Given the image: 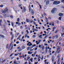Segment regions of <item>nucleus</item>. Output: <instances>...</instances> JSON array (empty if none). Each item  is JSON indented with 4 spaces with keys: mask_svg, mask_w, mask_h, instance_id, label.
<instances>
[{
    "mask_svg": "<svg viewBox=\"0 0 64 64\" xmlns=\"http://www.w3.org/2000/svg\"><path fill=\"white\" fill-rule=\"evenodd\" d=\"M5 10L4 11H2L1 12L3 13H4V14L6 13V12H7V13H8V9L7 7L6 8L4 9Z\"/></svg>",
    "mask_w": 64,
    "mask_h": 64,
    "instance_id": "f257e3e1",
    "label": "nucleus"
},
{
    "mask_svg": "<svg viewBox=\"0 0 64 64\" xmlns=\"http://www.w3.org/2000/svg\"><path fill=\"white\" fill-rule=\"evenodd\" d=\"M60 3V1H58L57 0L54 1L53 2V4L54 5H58Z\"/></svg>",
    "mask_w": 64,
    "mask_h": 64,
    "instance_id": "f03ea898",
    "label": "nucleus"
},
{
    "mask_svg": "<svg viewBox=\"0 0 64 64\" xmlns=\"http://www.w3.org/2000/svg\"><path fill=\"white\" fill-rule=\"evenodd\" d=\"M57 9L56 8H54L51 11V12L52 14H54L56 11H57Z\"/></svg>",
    "mask_w": 64,
    "mask_h": 64,
    "instance_id": "7ed1b4c3",
    "label": "nucleus"
},
{
    "mask_svg": "<svg viewBox=\"0 0 64 64\" xmlns=\"http://www.w3.org/2000/svg\"><path fill=\"white\" fill-rule=\"evenodd\" d=\"M27 11V9H26V7H25L24 6L23 7V9L22 10V13H24V12H26Z\"/></svg>",
    "mask_w": 64,
    "mask_h": 64,
    "instance_id": "20e7f679",
    "label": "nucleus"
},
{
    "mask_svg": "<svg viewBox=\"0 0 64 64\" xmlns=\"http://www.w3.org/2000/svg\"><path fill=\"white\" fill-rule=\"evenodd\" d=\"M31 14L32 15H34V11L32 9L31 10Z\"/></svg>",
    "mask_w": 64,
    "mask_h": 64,
    "instance_id": "39448f33",
    "label": "nucleus"
},
{
    "mask_svg": "<svg viewBox=\"0 0 64 64\" xmlns=\"http://www.w3.org/2000/svg\"><path fill=\"white\" fill-rule=\"evenodd\" d=\"M32 43L30 42H28V44H27V46H32Z\"/></svg>",
    "mask_w": 64,
    "mask_h": 64,
    "instance_id": "423d86ee",
    "label": "nucleus"
},
{
    "mask_svg": "<svg viewBox=\"0 0 64 64\" xmlns=\"http://www.w3.org/2000/svg\"><path fill=\"white\" fill-rule=\"evenodd\" d=\"M29 8V12H31V6H30V5H29V6H28Z\"/></svg>",
    "mask_w": 64,
    "mask_h": 64,
    "instance_id": "0eeeda50",
    "label": "nucleus"
},
{
    "mask_svg": "<svg viewBox=\"0 0 64 64\" xmlns=\"http://www.w3.org/2000/svg\"><path fill=\"white\" fill-rule=\"evenodd\" d=\"M48 4H49V1L48 0L46 1V5H48Z\"/></svg>",
    "mask_w": 64,
    "mask_h": 64,
    "instance_id": "6e6552de",
    "label": "nucleus"
},
{
    "mask_svg": "<svg viewBox=\"0 0 64 64\" xmlns=\"http://www.w3.org/2000/svg\"><path fill=\"white\" fill-rule=\"evenodd\" d=\"M28 54H32L33 53V52L29 51L28 52Z\"/></svg>",
    "mask_w": 64,
    "mask_h": 64,
    "instance_id": "1a4fd4ad",
    "label": "nucleus"
},
{
    "mask_svg": "<svg viewBox=\"0 0 64 64\" xmlns=\"http://www.w3.org/2000/svg\"><path fill=\"white\" fill-rule=\"evenodd\" d=\"M63 15V14H62V13H60L58 15L59 16H62Z\"/></svg>",
    "mask_w": 64,
    "mask_h": 64,
    "instance_id": "9d476101",
    "label": "nucleus"
},
{
    "mask_svg": "<svg viewBox=\"0 0 64 64\" xmlns=\"http://www.w3.org/2000/svg\"><path fill=\"white\" fill-rule=\"evenodd\" d=\"M16 24H18V26H20V25H21V23H19L18 22H16Z\"/></svg>",
    "mask_w": 64,
    "mask_h": 64,
    "instance_id": "9b49d317",
    "label": "nucleus"
},
{
    "mask_svg": "<svg viewBox=\"0 0 64 64\" xmlns=\"http://www.w3.org/2000/svg\"><path fill=\"white\" fill-rule=\"evenodd\" d=\"M0 36L2 37V38H5V36H4L2 34H0Z\"/></svg>",
    "mask_w": 64,
    "mask_h": 64,
    "instance_id": "f8f14e48",
    "label": "nucleus"
},
{
    "mask_svg": "<svg viewBox=\"0 0 64 64\" xmlns=\"http://www.w3.org/2000/svg\"><path fill=\"white\" fill-rule=\"evenodd\" d=\"M14 38V34H12V38H11V41H12L13 40V39Z\"/></svg>",
    "mask_w": 64,
    "mask_h": 64,
    "instance_id": "ddd939ff",
    "label": "nucleus"
},
{
    "mask_svg": "<svg viewBox=\"0 0 64 64\" xmlns=\"http://www.w3.org/2000/svg\"><path fill=\"white\" fill-rule=\"evenodd\" d=\"M56 28L55 26H54L53 27V28L52 29V31L53 32H54V30H55V29H56Z\"/></svg>",
    "mask_w": 64,
    "mask_h": 64,
    "instance_id": "4468645a",
    "label": "nucleus"
},
{
    "mask_svg": "<svg viewBox=\"0 0 64 64\" xmlns=\"http://www.w3.org/2000/svg\"><path fill=\"white\" fill-rule=\"evenodd\" d=\"M2 20H0V26H2V24H1L2 23Z\"/></svg>",
    "mask_w": 64,
    "mask_h": 64,
    "instance_id": "2eb2a0df",
    "label": "nucleus"
},
{
    "mask_svg": "<svg viewBox=\"0 0 64 64\" xmlns=\"http://www.w3.org/2000/svg\"><path fill=\"white\" fill-rule=\"evenodd\" d=\"M48 51V49H47V46H46V52L47 53Z\"/></svg>",
    "mask_w": 64,
    "mask_h": 64,
    "instance_id": "dca6fc26",
    "label": "nucleus"
},
{
    "mask_svg": "<svg viewBox=\"0 0 64 64\" xmlns=\"http://www.w3.org/2000/svg\"><path fill=\"white\" fill-rule=\"evenodd\" d=\"M60 58H59L58 60L57 64H58V63L60 61Z\"/></svg>",
    "mask_w": 64,
    "mask_h": 64,
    "instance_id": "f3484780",
    "label": "nucleus"
},
{
    "mask_svg": "<svg viewBox=\"0 0 64 64\" xmlns=\"http://www.w3.org/2000/svg\"><path fill=\"white\" fill-rule=\"evenodd\" d=\"M13 48V44H12L11 46V47L10 48V50H12V48Z\"/></svg>",
    "mask_w": 64,
    "mask_h": 64,
    "instance_id": "a211bd4d",
    "label": "nucleus"
},
{
    "mask_svg": "<svg viewBox=\"0 0 64 64\" xmlns=\"http://www.w3.org/2000/svg\"><path fill=\"white\" fill-rule=\"evenodd\" d=\"M19 34L18 33H16L15 35V36H16V37H17V36H18V35H19Z\"/></svg>",
    "mask_w": 64,
    "mask_h": 64,
    "instance_id": "6ab92c4d",
    "label": "nucleus"
},
{
    "mask_svg": "<svg viewBox=\"0 0 64 64\" xmlns=\"http://www.w3.org/2000/svg\"><path fill=\"white\" fill-rule=\"evenodd\" d=\"M26 21L28 23H29V20L27 18H26Z\"/></svg>",
    "mask_w": 64,
    "mask_h": 64,
    "instance_id": "aec40b11",
    "label": "nucleus"
},
{
    "mask_svg": "<svg viewBox=\"0 0 64 64\" xmlns=\"http://www.w3.org/2000/svg\"><path fill=\"white\" fill-rule=\"evenodd\" d=\"M55 36V37H56V39H57V38H58V35H56Z\"/></svg>",
    "mask_w": 64,
    "mask_h": 64,
    "instance_id": "412c9836",
    "label": "nucleus"
},
{
    "mask_svg": "<svg viewBox=\"0 0 64 64\" xmlns=\"http://www.w3.org/2000/svg\"><path fill=\"white\" fill-rule=\"evenodd\" d=\"M17 21L18 22H19V21H20V18H18L17 19Z\"/></svg>",
    "mask_w": 64,
    "mask_h": 64,
    "instance_id": "4be33fe9",
    "label": "nucleus"
},
{
    "mask_svg": "<svg viewBox=\"0 0 64 64\" xmlns=\"http://www.w3.org/2000/svg\"><path fill=\"white\" fill-rule=\"evenodd\" d=\"M30 56H28L27 58L26 61H28L29 59H30Z\"/></svg>",
    "mask_w": 64,
    "mask_h": 64,
    "instance_id": "5701e85b",
    "label": "nucleus"
},
{
    "mask_svg": "<svg viewBox=\"0 0 64 64\" xmlns=\"http://www.w3.org/2000/svg\"><path fill=\"white\" fill-rule=\"evenodd\" d=\"M8 46H9V45H8V44H7L6 45V49L8 48Z\"/></svg>",
    "mask_w": 64,
    "mask_h": 64,
    "instance_id": "b1692460",
    "label": "nucleus"
},
{
    "mask_svg": "<svg viewBox=\"0 0 64 64\" xmlns=\"http://www.w3.org/2000/svg\"><path fill=\"white\" fill-rule=\"evenodd\" d=\"M13 43V42H11V43L10 44V45L9 46V47H11V45L12 44V43Z\"/></svg>",
    "mask_w": 64,
    "mask_h": 64,
    "instance_id": "393cba45",
    "label": "nucleus"
},
{
    "mask_svg": "<svg viewBox=\"0 0 64 64\" xmlns=\"http://www.w3.org/2000/svg\"><path fill=\"white\" fill-rule=\"evenodd\" d=\"M21 36V35H20L19 36H18V37L17 38V40H18V39H20V36Z\"/></svg>",
    "mask_w": 64,
    "mask_h": 64,
    "instance_id": "a878e982",
    "label": "nucleus"
},
{
    "mask_svg": "<svg viewBox=\"0 0 64 64\" xmlns=\"http://www.w3.org/2000/svg\"><path fill=\"white\" fill-rule=\"evenodd\" d=\"M41 57H40V55H39L38 56V59H41Z\"/></svg>",
    "mask_w": 64,
    "mask_h": 64,
    "instance_id": "bb28decb",
    "label": "nucleus"
},
{
    "mask_svg": "<svg viewBox=\"0 0 64 64\" xmlns=\"http://www.w3.org/2000/svg\"><path fill=\"white\" fill-rule=\"evenodd\" d=\"M22 49H25V46H23L22 47Z\"/></svg>",
    "mask_w": 64,
    "mask_h": 64,
    "instance_id": "cd10ccee",
    "label": "nucleus"
},
{
    "mask_svg": "<svg viewBox=\"0 0 64 64\" xmlns=\"http://www.w3.org/2000/svg\"><path fill=\"white\" fill-rule=\"evenodd\" d=\"M36 46V44H34L32 46V47L33 48V47H34V46Z\"/></svg>",
    "mask_w": 64,
    "mask_h": 64,
    "instance_id": "c85d7f7f",
    "label": "nucleus"
},
{
    "mask_svg": "<svg viewBox=\"0 0 64 64\" xmlns=\"http://www.w3.org/2000/svg\"><path fill=\"white\" fill-rule=\"evenodd\" d=\"M60 54H59L58 55V56H57V57L58 58H59V56H60Z\"/></svg>",
    "mask_w": 64,
    "mask_h": 64,
    "instance_id": "c756f323",
    "label": "nucleus"
},
{
    "mask_svg": "<svg viewBox=\"0 0 64 64\" xmlns=\"http://www.w3.org/2000/svg\"><path fill=\"white\" fill-rule=\"evenodd\" d=\"M10 17L11 18H12V19H13V16L12 15L10 16Z\"/></svg>",
    "mask_w": 64,
    "mask_h": 64,
    "instance_id": "7c9ffc66",
    "label": "nucleus"
},
{
    "mask_svg": "<svg viewBox=\"0 0 64 64\" xmlns=\"http://www.w3.org/2000/svg\"><path fill=\"white\" fill-rule=\"evenodd\" d=\"M55 38V36H53L52 37V39H54Z\"/></svg>",
    "mask_w": 64,
    "mask_h": 64,
    "instance_id": "2f4dec72",
    "label": "nucleus"
},
{
    "mask_svg": "<svg viewBox=\"0 0 64 64\" xmlns=\"http://www.w3.org/2000/svg\"><path fill=\"white\" fill-rule=\"evenodd\" d=\"M0 7L1 8H2L3 7V5L2 4L0 6Z\"/></svg>",
    "mask_w": 64,
    "mask_h": 64,
    "instance_id": "473e14b6",
    "label": "nucleus"
},
{
    "mask_svg": "<svg viewBox=\"0 0 64 64\" xmlns=\"http://www.w3.org/2000/svg\"><path fill=\"white\" fill-rule=\"evenodd\" d=\"M52 62H54V58H52Z\"/></svg>",
    "mask_w": 64,
    "mask_h": 64,
    "instance_id": "72a5a7b5",
    "label": "nucleus"
},
{
    "mask_svg": "<svg viewBox=\"0 0 64 64\" xmlns=\"http://www.w3.org/2000/svg\"><path fill=\"white\" fill-rule=\"evenodd\" d=\"M62 18V17H61L60 16L59 18V20H61Z\"/></svg>",
    "mask_w": 64,
    "mask_h": 64,
    "instance_id": "f704fd0d",
    "label": "nucleus"
},
{
    "mask_svg": "<svg viewBox=\"0 0 64 64\" xmlns=\"http://www.w3.org/2000/svg\"><path fill=\"white\" fill-rule=\"evenodd\" d=\"M33 58H31V59H30V60L31 61V62H32V60H33Z\"/></svg>",
    "mask_w": 64,
    "mask_h": 64,
    "instance_id": "c9c22d12",
    "label": "nucleus"
},
{
    "mask_svg": "<svg viewBox=\"0 0 64 64\" xmlns=\"http://www.w3.org/2000/svg\"><path fill=\"white\" fill-rule=\"evenodd\" d=\"M12 27H14V24L13 23V22H12Z\"/></svg>",
    "mask_w": 64,
    "mask_h": 64,
    "instance_id": "e433bc0d",
    "label": "nucleus"
},
{
    "mask_svg": "<svg viewBox=\"0 0 64 64\" xmlns=\"http://www.w3.org/2000/svg\"><path fill=\"white\" fill-rule=\"evenodd\" d=\"M27 37V34H26L25 35V36L24 37L25 38H26Z\"/></svg>",
    "mask_w": 64,
    "mask_h": 64,
    "instance_id": "4c0bfd02",
    "label": "nucleus"
},
{
    "mask_svg": "<svg viewBox=\"0 0 64 64\" xmlns=\"http://www.w3.org/2000/svg\"><path fill=\"white\" fill-rule=\"evenodd\" d=\"M22 5V4H20L18 5V6L19 7H21V5Z\"/></svg>",
    "mask_w": 64,
    "mask_h": 64,
    "instance_id": "58836bf2",
    "label": "nucleus"
},
{
    "mask_svg": "<svg viewBox=\"0 0 64 64\" xmlns=\"http://www.w3.org/2000/svg\"><path fill=\"white\" fill-rule=\"evenodd\" d=\"M58 30H56V31L55 32V33H57V32H58Z\"/></svg>",
    "mask_w": 64,
    "mask_h": 64,
    "instance_id": "ea45409f",
    "label": "nucleus"
},
{
    "mask_svg": "<svg viewBox=\"0 0 64 64\" xmlns=\"http://www.w3.org/2000/svg\"><path fill=\"white\" fill-rule=\"evenodd\" d=\"M14 58H15V57H12L11 58V59H12H12H14Z\"/></svg>",
    "mask_w": 64,
    "mask_h": 64,
    "instance_id": "a19ab883",
    "label": "nucleus"
},
{
    "mask_svg": "<svg viewBox=\"0 0 64 64\" xmlns=\"http://www.w3.org/2000/svg\"><path fill=\"white\" fill-rule=\"evenodd\" d=\"M30 49V47H28L27 48V50H29Z\"/></svg>",
    "mask_w": 64,
    "mask_h": 64,
    "instance_id": "79ce46f5",
    "label": "nucleus"
},
{
    "mask_svg": "<svg viewBox=\"0 0 64 64\" xmlns=\"http://www.w3.org/2000/svg\"><path fill=\"white\" fill-rule=\"evenodd\" d=\"M45 48V47H44V46H43L42 48V49L43 50Z\"/></svg>",
    "mask_w": 64,
    "mask_h": 64,
    "instance_id": "37998d69",
    "label": "nucleus"
},
{
    "mask_svg": "<svg viewBox=\"0 0 64 64\" xmlns=\"http://www.w3.org/2000/svg\"><path fill=\"white\" fill-rule=\"evenodd\" d=\"M20 29H22L23 28V27L22 26H20Z\"/></svg>",
    "mask_w": 64,
    "mask_h": 64,
    "instance_id": "c03bdc74",
    "label": "nucleus"
},
{
    "mask_svg": "<svg viewBox=\"0 0 64 64\" xmlns=\"http://www.w3.org/2000/svg\"><path fill=\"white\" fill-rule=\"evenodd\" d=\"M7 22H8V23H10V21L9 20H7Z\"/></svg>",
    "mask_w": 64,
    "mask_h": 64,
    "instance_id": "a18cd8bd",
    "label": "nucleus"
},
{
    "mask_svg": "<svg viewBox=\"0 0 64 64\" xmlns=\"http://www.w3.org/2000/svg\"><path fill=\"white\" fill-rule=\"evenodd\" d=\"M37 52V51H36V52H35L34 53V55H35L36 54V52Z\"/></svg>",
    "mask_w": 64,
    "mask_h": 64,
    "instance_id": "49530a36",
    "label": "nucleus"
},
{
    "mask_svg": "<svg viewBox=\"0 0 64 64\" xmlns=\"http://www.w3.org/2000/svg\"><path fill=\"white\" fill-rule=\"evenodd\" d=\"M22 58H24V57H25V56H24V55L22 54Z\"/></svg>",
    "mask_w": 64,
    "mask_h": 64,
    "instance_id": "de8ad7c7",
    "label": "nucleus"
},
{
    "mask_svg": "<svg viewBox=\"0 0 64 64\" xmlns=\"http://www.w3.org/2000/svg\"><path fill=\"white\" fill-rule=\"evenodd\" d=\"M4 22L6 24V23L7 22H6V20H4Z\"/></svg>",
    "mask_w": 64,
    "mask_h": 64,
    "instance_id": "09e8293b",
    "label": "nucleus"
},
{
    "mask_svg": "<svg viewBox=\"0 0 64 64\" xmlns=\"http://www.w3.org/2000/svg\"><path fill=\"white\" fill-rule=\"evenodd\" d=\"M48 45V44H44V45L45 46H47Z\"/></svg>",
    "mask_w": 64,
    "mask_h": 64,
    "instance_id": "8fccbe9b",
    "label": "nucleus"
},
{
    "mask_svg": "<svg viewBox=\"0 0 64 64\" xmlns=\"http://www.w3.org/2000/svg\"><path fill=\"white\" fill-rule=\"evenodd\" d=\"M57 52H55V53L54 54V55H55V56H56V55Z\"/></svg>",
    "mask_w": 64,
    "mask_h": 64,
    "instance_id": "3c124183",
    "label": "nucleus"
},
{
    "mask_svg": "<svg viewBox=\"0 0 64 64\" xmlns=\"http://www.w3.org/2000/svg\"><path fill=\"white\" fill-rule=\"evenodd\" d=\"M44 15H45V16L46 15V14L45 12H44Z\"/></svg>",
    "mask_w": 64,
    "mask_h": 64,
    "instance_id": "603ef678",
    "label": "nucleus"
},
{
    "mask_svg": "<svg viewBox=\"0 0 64 64\" xmlns=\"http://www.w3.org/2000/svg\"><path fill=\"white\" fill-rule=\"evenodd\" d=\"M48 36V35H47L44 38V39H45L46 38H47V37Z\"/></svg>",
    "mask_w": 64,
    "mask_h": 64,
    "instance_id": "864d4df0",
    "label": "nucleus"
},
{
    "mask_svg": "<svg viewBox=\"0 0 64 64\" xmlns=\"http://www.w3.org/2000/svg\"><path fill=\"white\" fill-rule=\"evenodd\" d=\"M35 37H36L35 35H34L32 36V38H35Z\"/></svg>",
    "mask_w": 64,
    "mask_h": 64,
    "instance_id": "5fc2aeb1",
    "label": "nucleus"
},
{
    "mask_svg": "<svg viewBox=\"0 0 64 64\" xmlns=\"http://www.w3.org/2000/svg\"><path fill=\"white\" fill-rule=\"evenodd\" d=\"M58 50H59V48H57L56 50V52H58Z\"/></svg>",
    "mask_w": 64,
    "mask_h": 64,
    "instance_id": "6e6d98bb",
    "label": "nucleus"
},
{
    "mask_svg": "<svg viewBox=\"0 0 64 64\" xmlns=\"http://www.w3.org/2000/svg\"><path fill=\"white\" fill-rule=\"evenodd\" d=\"M12 55H13V53L11 54L10 55V57H11V56H12Z\"/></svg>",
    "mask_w": 64,
    "mask_h": 64,
    "instance_id": "4d7b16f0",
    "label": "nucleus"
},
{
    "mask_svg": "<svg viewBox=\"0 0 64 64\" xmlns=\"http://www.w3.org/2000/svg\"><path fill=\"white\" fill-rule=\"evenodd\" d=\"M41 41V40H38V42L39 43H40V42Z\"/></svg>",
    "mask_w": 64,
    "mask_h": 64,
    "instance_id": "13d9d810",
    "label": "nucleus"
},
{
    "mask_svg": "<svg viewBox=\"0 0 64 64\" xmlns=\"http://www.w3.org/2000/svg\"><path fill=\"white\" fill-rule=\"evenodd\" d=\"M44 8L45 9H46V6H44Z\"/></svg>",
    "mask_w": 64,
    "mask_h": 64,
    "instance_id": "bf43d9fd",
    "label": "nucleus"
},
{
    "mask_svg": "<svg viewBox=\"0 0 64 64\" xmlns=\"http://www.w3.org/2000/svg\"><path fill=\"white\" fill-rule=\"evenodd\" d=\"M22 50L21 49H20L19 50H18V51H21Z\"/></svg>",
    "mask_w": 64,
    "mask_h": 64,
    "instance_id": "052dcab7",
    "label": "nucleus"
},
{
    "mask_svg": "<svg viewBox=\"0 0 64 64\" xmlns=\"http://www.w3.org/2000/svg\"><path fill=\"white\" fill-rule=\"evenodd\" d=\"M42 36V35L41 34L40 36H39V37H41Z\"/></svg>",
    "mask_w": 64,
    "mask_h": 64,
    "instance_id": "680f3d73",
    "label": "nucleus"
},
{
    "mask_svg": "<svg viewBox=\"0 0 64 64\" xmlns=\"http://www.w3.org/2000/svg\"><path fill=\"white\" fill-rule=\"evenodd\" d=\"M14 47H16V44H14Z\"/></svg>",
    "mask_w": 64,
    "mask_h": 64,
    "instance_id": "e2e57ef3",
    "label": "nucleus"
},
{
    "mask_svg": "<svg viewBox=\"0 0 64 64\" xmlns=\"http://www.w3.org/2000/svg\"><path fill=\"white\" fill-rule=\"evenodd\" d=\"M10 34L11 35H12V32H10Z\"/></svg>",
    "mask_w": 64,
    "mask_h": 64,
    "instance_id": "0e129e2a",
    "label": "nucleus"
},
{
    "mask_svg": "<svg viewBox=\"0 0 64 64\" xmlns=\"http://www.w3.org/2000/svg\"><path fill=\"white\" fill-rule=\"evenodd\" d=\"M4 16H7V14H4Z\"/></svg>",
    "mask_w": 64,
    "mask_h": 64,
    "instance_id": "69168bd1",
    "label": "nucleus"
},
{
    "mask_svg": "<svg viewBox=\"0 0 64 64\" xmlns=\"http://www.w3.org/2000/svg\"><path fill=\"white\" fill-rule=\"evenodd\" d=\"M34 24L35 25L36 24V22H35L34 21Z\"/></svg>",
    "mask_w": 64,
    "mask_h": 64,
    "instance_id": "338daca9",
    "label": "nucleus"
},
{
    "mask_svg": "<svg viewBox=\"0 0 64 64\" xmlns=\"http://www.w3.org/2000/svg\"><path fill=\"white\" fill-rule=\"evenodd\" d=\"M39 6H40V8H41V6L40 4H39Z\"/></svg>",
    "mask_w": 64,
    "mask_h": 64,
    "instance_id": "774afa93",
    "label": "nucleus"
}]
</instances>
